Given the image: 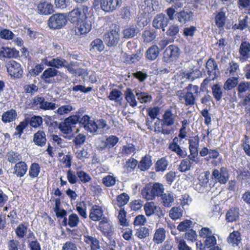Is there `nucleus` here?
<instances>
[{"label": "nucleus", "mask_w": 250, "mask_h": 250, "mask_svg": "<svg viewBox=\"0 0 250 250\" xmlns=\"http://www.w3.org/2000/svg\"><path fill=\"white\" fill-rule=\"evenodd\" d=\"M5 158L10 163L16 164L21 161L22 157L19 153L11 150L7 153Z\"/></svg>", "instance_id": "28"}, {"label": "nucleus", "mask_w": 250, "mask_h": 250, "mask_svg": "<svg viewBox=\"0 0 250 250\" xmlns=\"http://www.w3.org/2000/svg\"><path fill=\"white\" fill-rule=\"evenodd\" d=\"M17 116L16 111L14 109H10L3 113L1 120L4 123H10L16 119Z\"/></svg>", "instance_id": "32"}, {"label": "nucleus", "mask_w": 250, "mask_h": 250, "mask_svg": "<svg viewBox=\"0 0 250 250\" xmlns=\"http://www.w3.org/2000/svg\"><path fill=\"white\" fill-rule=\"evenodd\" d=\"M237 90L239 94L250 91V82H241L238 85Z\"/></svg>", "instance_id": "53"}, {"label": "nucleus", "mask_w": 250, "mask_h": 250, "mask_svg": "<svg viewBox=\"0 0 250 250\" xmlns=\"http://www.w3.org/2000/svg\"><path fill=\"white\" fill-rule=\"evenodd\" d=\"M192 165V163L188 159H185L181 161L178 167V170L182 172H186L190 170Z\"/></svg>", "instance_id": "43"}, {"label": "nucleus", "mask_w": 250, "mask_h": 250, "mask_svg": "<svg viewBox=\"0 0 250 250\" xmlns=\"http://www.w3.org/2000/svg\"><path fill=\"white\" fill-rule=\"evenodd\" d=\"M143 38L144 42H149L156 38V34L153 31L146 30L143 35Z\"/></svg>", "instance_id": "55"}, {"label": "nucleus", "mask_w": 250, "mask_h": 250, "mask_svg": "<svg viewBox=\"0 0 250 250\" xmlns=\"http://www.w3.org/2000/svg\"><path fill=\"white\" fill-rule=\"evenodd\" d=\"M0 37L2 39L9 40L14 37V34L12 32L8 29H4L2 30L0 32Z\"/></svg>", "instance_id": "64"}, {"label": "nucleus", "mask_w": 250, "mask_h": 250, "mask_svg": "<svg viewBox=\"0 0 250 250\" xmlns=\"http://www.w3.org/2000/svg\"><path fill=\"white\" fill-rule=\"evenodd\" d=\"M241 240V235L238 231H233L230 233L227 238L228 242L233 247L238 246Z\"/></svg>", "instance_id": "23"}, {"label": "nucleus", "mask_w": 250, "mask_h": 250, "mask_svg": "<svg viewBox=\"0 0 250 250\" xmlns=\"http://www.w3.org/2000/svg\"><path fill=\"white\" fill-rule=\"evenodd\" d=\"M168 22L169 19L167 17H155L153 21V25L158 29L162 28V30L165 31L164 28L168 25Z\"/></svg>", "instance_id": "22"}, {"label": "nucleus", "mask_w": 250, "mask_h": 250, "mask_svg": "<svg viewBox=\"0 0 250 250\" xmlns=\"http://www.w3.org/2000/svg\"><path fill=\"white\" fill-rule=\"evenodd\" d=\"M103 216V210L99 206H93L90 210L89 218L94 221H99Z\"/></svg>", "instance_id": "20"}, {"label": "nucleus", "mask_w": 250, "mask_h": 250, "mask_svg": "<svg viewBox=\"0 0 250 250\" xmlns=\"http://www.w3.org/2000/svg\"><path fill=\"white\" fill-rule=\"evenodd\" d=\"M206 68L209 77L211 80H214L217 75V73H219L216 62L213 59H209L206 62Z\"/></svg>", "instance_id": "12"}, {"label": "nucleus", "mask_w": 250, "mask_h": 250, "mask_svg": "<svg viewBox=\"0 0 250 250\" xmlns=\"http://www.w3.org/2000/svg\"><path fill=\"white\" fill-rule=\"evenodd\" d=\"M119 139L115 136L111 135L106 138L103 146L100 147V149L103 150L106 148H110L113 147L118 142Z\"/></svg>", "instance_id": "33"}, {"label": "nucleus", "mask_w": 250, "mask_h": 250, "mask_svg": "<svg viewBox=\"0 0 250 250\" xmlns=\"http://www.w3.org/2000/svg\"><path fill=\"white\" fill-rule=\"evenodd\" d=\"M180 49L175 45L168 46L165 50L163 60L166 63H170L175 61L180 56Z\"/></svg>", "instance_id": "5"}, {"label": "nucleus", "mask_w": 250, "mask_h": 250, "mask_svg": "<svg viewBox=\"0 0 250 250\" xmlns=\"http://www.w3.org/2000/svg\"><path fill=\"white\" fill-rule=\"evenodd\" d=\"M0 56L3 58H16L19 56V51L14 48L3 47L0 51Z\"/></svg>", "instance_id": "21"}, {"label": "nucleus", "mask_w": 250, "mask_h": 250, "mask_svg": "<svg viewBox=\"0 0 250 250\" xmlns=\"http://www.w3.org/2000/svg\"><path fill=\"white\" fill-rule=\"evenodd\" d=\"M29 125L33 127L37 128L42 124V118L40 116H33L29 121Z\"/></svg>", "instance_id": "45"}, {"label": "nucleus", "mask_w": 250, "mask_h": 250, "mask_svg": "<svg viewBox=\"0 0 250 250\" xmlns=\"http://www.w3.org/2000/svg\"><path fill=\"white\" fill-rule=\"evenodd\" d=\"M239 216V210L238 208H230L226 214V220L228 222L236 221Z\"/></svg>", "instance_id": "27"}, {"label": "nucleus", "mask_w": 250, "mask_h": 250, "mask_svg": "<svg viewBox=\"0 0 250 250\" xmlns=\"http://www.w3.org/2000/svg\"><path fill=\"white\" fill-rule=\"evenodd\" d=\"M41 171V167L39 164L34 163H32L29 168L28 174L29 176L32 178L37 177Z\"/></svg>", "instance_id": "39"}, {"label": "nucleus", "mask_w": 250, "mask_h": 250, "mask_svg": "<svg viewBox=\"0 0 250 250\" xmlns=\"http://www.w3.org/2000/svg\"><path fill=\"white\" fill-rule=\"evenodd\" d=\"M238 83L237 78L229 79L224 83V88L225 90H230L234 88Z\"/></svg>", "instance_id": "56"}, {"label": "nucleus", "mask_w": 250, "mask_h": 250, "mask_svg": "<svg viewBox=\"0 0 250 250\" xmlns=\"http://www.w3.org/2000/svg\"><path fill=\"white\" fill-rule=\"evenodd\" d=\"M67 21L66 17H50L48 25L52 29H59L64 25Z\"/></svg>", "instance_id": "13"}, {"label": "nucleus", "mask_w": 250, "mask_h": 250, "mask_svg": "<svg viewBox=\"0 0 250 250\" xmlns=\"http://www.w3.org/2000/svg\"><path fill=\"white\" fill-rule=\"evenodd\" d=\"M160 201L166 208H170L174 205L175 199V195L172 192H167L160 195Z\"/></svg>", "instance_id": "17"}, {"label": "nucleus", "mask_w": 250, "mask_h": 250, "mask_svg": "<svg viewBox=\"0 0 250 250\" xmlns=\"http://www.w3.org/2000/svg\"><path fill=\"white\" fill-rule=\"evenodd\" d=\"M120 27L116 24L110 26L109 32L104 35V41L108 47L116 46L120 40Z\"/></svg>", "instance_id": "2"}, {"label": "nucleus", "mask_w": 250, "mask_h": 250, "mask_svg": "<svg viewBox=\"0 0 250 250\" xmlns=\"http://www.w3.org/2000/svg\"><path fill=\"white\" fill-rule=\"evenodd\" d=\"M126 212L124 209H121L119 211L118 216L120 225L123 226H128L129 225L126 219Z\"/></svg>", "instance_id": "60"}, {"label": "nucleus", "mask_w": 250, "mask_h": 250, "mask_svg": "<svg viewBox=\"0 0 250 250\" xmlns=\"http://www.w3.org/2000/svg\"><path fill=\"white\" fill-rule=\"evenodd\" d=\"M77 175L83 183H86L92 179L89 174L83 170H78L77 171Z\"/></svg>", "instance_id": "50"}, {"label": "nucleus", "mask_w": 250, "mask_h": 250, "mask_svg": "<svg viewBox=\"0 0 250 250\" xmlns=\"http://www.w3.org/2000/svg\"><path fill=\"white\" fill-rule=\"evenodd\" d=\"M175 240L178 244L177 247L179 250H192V248L187 245L184 240L178 237H175Z\"/></svg>", "instance_id": "52"}, {"label": "nucleus", "mask_w": 250, "mask_h": 250, "mask_svg": "<svg viewBox=\"0 0 250 250\" xmlns=\"http://www.w3.org/2000/svg\"><path fill=\"white\" fill-rule=\"evenodd\" d=\"M107 98L110 100L114 101L117 103L121 104L123 100V93L119 90L113 89L109 93Z\"/></svg>", "instance_id": "30"}, {"label": "nucleus", "mask_w": 250, "mask_h": 250, "mask_svg": "<svg viewBox=\"0 0 250 250\" xmlns=\"http://www.w3.org/2000/svg\"><path fill=\"white\" fill-rule=\"evenodd\" d=\"M188 141L189 151H198L200 139L198 135L190 137Z\"/></svg>", "instance_id": "36"}, {"label": "nucleus", "mask_w": 250, "mask_h": 250, "mask_svg": "<svg viewBox=\"0 0 250 250\" xmlns=\"http://www.w3.org/2000/svg\"><path fill=\"white\" fill-rule=\"evenodd\" d=\"M164 186L160 183L149 184L143 188L141 194L143 198L147 200H152L156 196H160L164 192Z\"/></svg>", "instance_id": "1"}, {"label": "nucleus", "mask_w": 250, "mask_h": 250, "mask_svg": "<svg viewBox=\"0 0 250 250\" xmlns=\"http://www.w3.org/2000/svg\"><path fill=\"white\" fill-rule=\"evenodd\" d=\"M166 231L163 228H160L155 230L153 241L155 243L159 244L162 243L166 237Z\"/></svg>", "instance_id": "25"}, {"label": "nucleus", "mask_w": 250, "mask_h": 250, "mask_svg": "<svg viewBox=\"0 0 250 250\" xmlns=\"http://www.w3.org/2000/svg\"><path fill=\"white\" fill-rule=\"evenodd\" d=\"M138 30L134 26H130L124 30L123 34L125 38H130L134 37L138 33Z\"/></svg>", "instance_id": "51"}, {"label": "nucleus", "mask_w": 250, "mask_h": 250, "mask_svg": "<svg viewBox=\"0 0 250 250\" xmlns=\"http://www.w3.org/2000/svg\"><path fill=\"white\" fill-rule=\"evenodd\" d=\"M100 221L99 228L103 232H107L110 227L109 219L105 217H103Z\"/></svg>", "instance_id": "48"}, {"label": "nucleus", "mask_w": 250, "mask_h": 250, "mask_svg": "<svg viewBox=\"0 0 250 250\" xmlns=\"http://www.w3.org/2000/svg\"><path fill=\"white\" fill-rule=\"evenodd\" d=\"M121 3L122 0H100L101 9L105 12H113Z\"/></svg>", "instance_id": "8"}, {"label": "nucleus", "mask_w": 250, "mask_h": 250, "mask_svg": "<svg viewBox=\"0 0 250 250\" xmlns=\"http://www.w3.org/2000/svg\"><path fill=\"white\" fill-rule=\"evenodd\" d=\"M91 45L94 50L99 52L102 51L104 48L103 42L100 39H96L93 41L91 43Z\"/></svg>", "instance_id": "46"}, {"label": "nucleus", "mask_w": 250, "mask_h": 250, "mask_svg": "<svg viewBox=\"0 0 250 250\" xmlns=\"http://www.w3.org/2000/svg\"><path fill=\"white\" fill-rule=\"evenodd\" d=\"M192 224V221L188 220H186L180 223L177 226V229L180 231H187L191 227Z\"/></svg>", "instance_id": "57"}, {"label": "nucleus", "mask_w": 250, "mask_h": 250, "mask_svg": "<svg viewBox=\"0 0 250 250\" xmlns=\"http://www.w3.org/2000/svg\"><path fill=\"white\" fill-rule=\"evenodd\" d=\"M184 209L183 207H174L171 208L169 211V217L173 220L180 218L183 214Z\"/></svg>", "instance_id": "35"}, {"label": "nucleus", "mask_w": 250, "mask_h": 250, "mask_svg": "<svg viewBox=\"0 0 250 250\" xmlns=\"http://www.w3.org/2000/svg\"><path fill=\"white\" fill-rule=\"evenodd\" d=\"M70 13L76 15L80 16L83 14V16H86L89 14L88 7L86 5H83L82 8H77L76 9H73Z\"/></svg>", "instance_id": "58"}, {"label": "nucleus", "mask_w": 250, "mask_h": 250, "mask_svg": "<svg viewBox=\"0 0 250 250\" xmlns=\"http://www.w3.org/2000/svg\"><path fill=\"white\" fill-rule=\"evenodd\" d=\"M78 115H74L66 118L59 125V128L64 134H68L72 131V128L78 123Z\"/></svg>", "instance_id": "4"}, {"label": "nucleus", "mask_w": 250, "mask_h": 250, "mask_svg": "<svg viewBox=\"0 0 250 250\" xmlns=\"http://www.w3.org/2000/svg\"><path fill=\"white\" fill-rule=\"evenodd\" d=\"M138 164V161L133 158H130L126 162L124 167L126 169L127 172H130L134 170Z\"/></svg>", "instance_id": "49"}, {"label": "nucleus", "mask_w": 250, "mask_h": 250, "mask_svg": "<svg viewBox=\"0 0 250 250\" xmlns=\"http://www.w3.org/2000/svg\"><path fill=\"white\" fill-rule=\"evenodd\" d=\"M39 13L45 15H50L54 12L53 5L48 2L40 3L38 6Z\"/></svg>", "instance_id": "19"}, {"label": "nucleus", "mask_w": 250, "mask_h": 250, "mask_svg": "<svg viewBox=\"0 0 250 250\" xmlns=\"http://www.w3.org/2000/svg\"><path fill=\"white\" fill-rule=\"evenodd\" d=\"M200 75V72L196 69L193 70L192 72L187 73L185 75V78L187 80L192 82L197 78L199 77Z\"/></svg>", "instance_id": "62"}, {"label": "nucleus", "mask_w": 250, "mask_h": 250, "mask_svg": "<svg viewBox=\"0 0 250 250\" xmlns=\"http://www.w3.org/2000/svg\"><path fill=\"white\" fill-rule=\"evenodd\" d=\"M239 53L240 61L242 62L250 59V42L247 41H242L240 45Z\"/></svg>", "instance_id": "11"}, {"label": "nucleus", "mask_w": 250, "mask_h": 250, "mask_svg": "<svg viewBox=\"0 0 250 250\" xmlns=\"http://www.w3.org/2000/svg\"><path fill=\"white\" fill-rule=\"evenodd\" d=\"M137 99L141 103H146L150 102L151 100V96L146 93L142 92L139 89H134Z\"/></svg>", "instance_id": "37"}, {"label": "nucleus", "mask_w": 250, "mask_h": 250, "mask_svg": "<svg viewBox=\"0 0 250 250\" xmlns=\"http://www.w3.org/2000/svg\"><path fill=\"white\" fill-rule=\"evenodd\" d=\"M160 50L157 45H152L146 52V58L150 61L155 60L159 56Z\"/></svg>", "instance_id": "29"}, {"label": "nucleus", "mask_w": 250, "mask_h": 250, "mask_svg": "<svg viewBox=\"0 0 250 250\" xmlns=\"http://www.w3.org/2000/svg\"><path fill=\"white\" fill-rule=\"evenodd\" d=\"M135 235L140 239L146 238L149 235V229L146 227H140L136 229Z\"/></svg>", "instance_id": "42"}, {"label": "nucleus", "mask_w": 250, "mask_h": 250, "mask_svg": "<svg viewBox=\"0 0 250 250\" xmlns=\"http://www.w3.org/2000/svg\"><path fill=\"white\" fill-rule=\"evenodd\" d=\"M238 4L239 8H246L245 13L250 14V0H238Z\"/></svg>", "instance_id": "61"}, {"label": "nucleus", "mask_w": 250, "mask_h": 250, "mask_svg": "<svg viewBox=\"0 0 250 250\" xmlns=\"http://www.w3.org/2000/svg\"><path fill=\"white\" fill-rule=\"evenodd\" d=\"M27 171V165L23 161H19L14 167L13 173L18 177H23Z\"/></svg>", "instance_id": "18"}, {"label": "nucleus", "mask_w": 250, "mask_h": 250, "mask_svg": "<svg viewBox=\"0 0 250 250\" xmlns=\"http://www.w3.org/2000/svg\"><path fill=\"white\" fill-rule=\"evenodd\" d=\"M60 73L59 71L54 68L49 67L46 69L41 75V79L47 84H52L55 82L54 77Z\"/></svg>", "instance_id": "10"}, {"label": "nucleus", "mask_w": 250, "mask_h": 250, "mask_svg": "<svg viewBox=\"0 0 250 250\" xmlns=\"http://www.w3.org/2000/svg\"><path fill=\"white\" fill-rule=\"evenodd\" d=\"M152 165L151 157L149 155H146L140 161L138 167L142 171H145L148 169Z\"/></svg>", "instance_id": "34"}, {"label": "nucleus", "mask_w": 250, "mask_h": 250, "mask_svg": "<svg viewBox=\"0 0 250 250\" xmlns=\"http://www.w3.org/2000/svg\"><path fill=\"white\" fill-rule=\"evenodd\" d=\"M212 92L214 98L217 101H219L223 96V92L220 85L218 84H214L212 86Z\"/></svg>", "instance_id": "41"}, {"label": "nucleus", "mask_w": 250, "mask_h": 250, "mask_svg": "<svg viewBox=\"0 0 250 250\" xmlns=\"http://www.w3.org/2000/svg\"><path fill=\"white\" fill-rule=\"evenodd\" d=\"M46 135L43 131L39 130L34 134L33 142L36 145L43 146L46 144Z\"/></svg>", "instance_id": "24"}, {"label": "nucleus", "mask_w": 250, "mask_h": 250, "mask_svg": "<svg viewBox=\"0 0 250 250\" xmlns=\"http://www.w3.org/2000/svg\"><path fill=\"white\" fill-rule=\"evenodd\" d=\"M88 17H82V19L76 29L73 31L77 35H84L89 32L91 28V23L88 21Z\"/></svg>", "instance_id": "7"}, {"label": "nucleus", "mask_w": 250, "mask_h": 250, "mask_svg": "<svg viewBox=\"0 0 250 250\" xmlns=\"http://www.w3.org/2000/svg\"><path fill=\"white\" fill-rule=\"evenodd\" d=\"M67 61L61 57L53 58L51 60L47 61V65L52 68H60L64 67L66 65Z\"/></svg>", "instance_id": "26"}, {"label": "nucleus", "mask_w": 250, "mask_h": 250, "mask_svg": "<svg viewBox=\"0 0 250 250\" xmlns=\"http://www.w3.org/2000/svg\"><path fill=\"white\" fill-rule=\"evenodd\" d=\"M196 95L191 91H187L185 94L180 95L179 99L186 106H191L195 104Z\"/></svg>", "instance_id": "16"}, {"label": "nucleus", "mask_w": 250, "mask_h": 250, "mask_svg": "<svg viewBox=\"0 0 250 250\" xmlns=\"http://www.w3.org/2000/svg\"><path fill=\"white\" fill-rule=\"evenodd\" d=\"M229 178V171L227 167H221L220 169H213L211 179L216 183L225 184Z\"/></svg>", "instance_id": "3"}, {"label": "nucleus", "mask_w": 250, "mask_h": 250, "mask_svg": "<svg viewBox=\"0 0 250 250\" xmlns=\"http://www.w3.org/2000/svg\"><path fill=\"white\" fill-rule=\"evenodd\" d=\"M79 221V218L76 214H72L68 217V225L70 227H75L78 225Z\"/></svg>", "instance_id": "63"}, {"label": "nucleus", "mask_w": 250, "mask_h": 250, "mask_svg": "<svg viewBox=\"0 0 250 250\" xmlns=\"http://www.w3.org/2000/svg\"><path fill=\"white\" fill-rule=\"evenodd\" d=\"M168 166V162L165 158H162L158 160L155 165V170L157 172L165 171Z\"/></svg>", "instance_id": "38"}, {"label": "nucleus", "mask_w": 250, "mask_h": 250, "mask_svg": "<svg viewBox=\"0 0 250 250\" xmlns=\"http://www.w3.org/2000/svg\"><path fill=\"white\" fill-rule=\"evenodd\" d=\"M34 103L43 110H53L56 108V104L46 101L44 98L42 97H35Z\"/></svg>", "instance_id": "15"}, {"label": "nucleus", "mask_w": 250, "mask_h": 250, "mask_svg": "<svg viewBox=\"0 0 250 250\" xmlns=\"http://www.w3.org/2000/svg\"><path fill=\"white\" fill-rule=\"evenodd\" d=\"M129 197L125 193H122L117 197V205L119 207H122L126 205L129 201Z\"/></svg>", "instance_id": "47"}, {"label": "nucleus", "mask_w": 250, "mask_h": 250, "mask_svg": "<svg viewBox=\"0 0 250 250\" xmlns=\"http://www.w3.org/2000/svg\"><path fill=\"white\" fill-rule=\"evenodd\" d=\"M73 109L72 106L69 104L62 105L57 109V113L60 115H63L69 113Z\"/></svg>", "instance_id": "59"}, {"label": "nucleus", "mask_w": 250, "mask_h": 250, "mask_svg": "<svg viewBox=\"0 0 250 250\" xmlns=\"http://www.w3.org/2000/svg\"><path fill=\"white\" fill-rule=\"evenodd\" d=\"M176 117V114L173 113L170 109H167L165 111L162 116V119L161 120L162 125L167 126L173 125L175 124Z\"/></svg>", "instance_id": "14"}, {"label": "nucleus", "mask_w": 250, "mask_h": 250, "mask_svg": "<svg viewBox=\"0 0 250 250\" xmlns=\"http://www.w3.org/2000/svg\"><path fill=\"white\" fill-rule=\"evenodd\" d=\"M7 71L9 75L14 78H20L23 74L21 64L14 60H10L6 64Z\"/></svg>", "instance_id": "6"}, {"label": "nucleus", "mask_w": 250, "mask_h": 250, "mask_svg": "<svg viewBox=\"0 0 250 250\" xmlns=\"http://www.w3.org/2000/svg\"><path fill=\"white\" fill-rule=\"evenodd\" d=\"M15 232L18 238L22 239L27 232V227L22 223L20 224L15 229Z\"/></svg>", "instance_id": "40"}, {"label": "nucleus", "mask_w": 250, "mask_h": 250, "mask_svg": "<svg viewBox=\"0 0 250 250\" xmlns=\"http://www.w3.org/2000/svg\"><path fill=\"white\" fill-rule=\"evenodd\" d=\"M209 172L206 171L205 173V177L203 178V181L198 184H196L195 189L198 190L199 192H203L205 187L207 186V183L208 181Z\"/></svg>", "instance_id": "44"}, {"label": "nucleus", "mask_w": 250, "mask_h": 250, "mask_svg": "<svg viewBox=\"0 0 250 250\" xmlns=\"http://www.w3.org/2000/svg\"><path fill=\"white\" fill-rule=\"evenodd\" d=\"M103 183L106 187H110L115 185L116 181V178L108 175L103 178Z\"/></svg>", "instance_id": "54"}, {"label": "nucleus", "mask_w": 250, "mask_h": 250, "mask_svg": "<svg viewBox=\"0 0 250 250\" xmlns=\"http://www.w3.org/2000/svg\"><path fill=\"white\" fill-rule=\"evenodd\" d=\"M144 209L147 216H150L155 212L159 218L164 215L161 208L157 206L153 202L146 203L144 206Z\"/></svg>", "instance_id": "9"}, {"label": "nucleus", "mask_w": 250, "mask_h": 250, "mask_svg": "<svg viewBox=\"0 0 250 250\" xmlns=\"http://www.w3.org/2000/svg\"><path fill=\"white\" fill-rule=\"evenodd\" d=\"M134 90L131 88H126L125 91V99L132 107H135L137 105V102L135 99L134 93Z\"/></svg>", "instance_id": "31"}]
</instances>
